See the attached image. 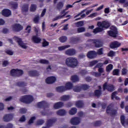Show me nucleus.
Masks as SVG:
<instances>
[{
	"label": "nucleus",
	"instance_id": "obj_23",
	"mask_svg": "<svg viewBox=\"0 0 128 128\" xmlns=\"http://www.w3.org/2000/svg\"><path fill=\"white\" fill-rule=\"evenodd\" d=\"M32 40L36 44H38L39 42H40V40H42L40 38L36 37V36H33L32 38Z\"/></svg>",
	"mask_w": 128,
	"mask_h": 128
},
{
	"label": "nucleus",
	"instance_id": "obj_26",
	"mask_svg": "<svg viewBox=\"0 0 128 128\" xmlns=\"http://www.w3.org/2000/svg\"><path fill=\"white\" fill-rule=\"evenodd\" d=\"M70 45H66L64 46H59L58 48V50L62 51V50H66V48H70Z\"/></svg>",
	"mask_w": 128,
	"mask_h": 128
},
{
	"label": "nucleus",
	"instance_id": "obj_62",
	"mask_svg": "<svg viewBox=\"0 0 128 128\" xmlns=\"http://www.w3.org/2000/svg\"><path fill=\"white\" fill-rule=\"evenodd\" d=\"M48 46V42L46 40H44L42 42V46Z\"/></svg>",
	"mask_w": 128,
	"mask_h": 128
},
{
	"label": "nucleus",
	"instance_id": "obj_39",
	"mask_svg": "<svg viewBox=\"0 0 128 128\" xmlns=\"http://www.w3.org/2000/svg\"><path fill=\"white\" fill-rule=\"evenodd\" d=\"M124 120H126V117L124 116H120V120L122 126H124V122H126Z\"/></svg>",
	"mask_w": 128,
	"mask_h": 128
},
{
	"label": "nucleus",
	"instance_id": "obj_22",
	"mask_svg": "<svg viewBox=\"0 0 128 128\" xmlns=\"http://www.w3.org/2000/svg\"><path fill=\"white\" fill-rule=\"evenodd\" d=\"M70 80L72 82H78V80H80L78 76L76 75L72 76Z\"/></svg>",
	"mask_w": 128,
	"mask_h": 128
},
{
	"label": "nucleus",
	"instance_id": "obj_34",
	"mask_svg": "<svg viewBox=\"0 0 128 128\" xmlns=\"http://www.w3.org/2000/svg\"><path fill=\"white\" fill-rule=\"evenodd\" d=\"M113 76H119L120 74V70L115 69L112 71Z\"/></svg>",
	"mask_w": 128,
	"mask_h": 128
},
{
	"label": "nucleus",
	"instance_id": "obj_29",
	"mask_svg": "<svg viewBox=\"0 0 128 128\" xmlns=\"http://www.w3.org/2000/svg\"><path fill=\"white\" fill-rule=\"evenodd\" d=\"M77 108H82L84 106V102L82 101H78L76 104Z\"/></svg>",
	"mask_w": 128,
	"mask_h": 128
},
{
	"label": "nucleus",
	"instance_id": "obj_52",
	"mask_svg": "<svg viewBox=\"0 0 128 128\" xmlns=\"http://www.w3.org/2000/svg\"><path fill=\"white\" fill-rule=\"evenodd\" d=\"M98 72L100 74L102 75V74L104 73V68H99L98 69Z\"/></svg>",
	"mask_w": 128,
	"mask_h": 128
},
{
	"label": "nucleus",
	"instance_id": "obj_4",
	"mask_svg": "<svg viewBox=\"0 0 128 128\" xmlns=\"http://www.w3.org/2000/svg\"><path fill=\"white\" fill-rule=\"evenodd\" d=\"M14 40L16 42H18V46H20L21 48H24V50H26L28 48V46H26V44L24 43V42H22L20 38L17 36H14Z\"/></svg>",
	"mask_w": 128,
	"mask_h": 128
},
{
	"label": "nucleus",
	"instance_id": "obj_20",
	"mask_svg": "<svg viewBox=\"0 0 128 128\" xmlns=\"http://www.w3.org/2000/svg\"><path fill=\"white\" fill-rule=\"evenodd\" d=\"M70 98H71V97L70 95H64L60 97V100L62 102H66Z\"/></svg>",
	"mask_w": 128,
	"mask_h": 128
},
{
	"label": "nucleus",
	"instance_id": "obj_19",
	"mask_svg": "<svg viewBox=\"0 0 128 128\" xmlns=\"http://www.w3.org/2000/svg\"><path fill=\"white\" fill-rule=\"evenodd\" d=\"M2 14L4 16H10L12 14V12H10V10L8 9H6L2 11Z\"/></svg>",
	"mask_w": 128,
	"mask_h": 128
},
{
	"label": "nucleus",
	"instance_id": "obj_6",
	"mask_svg": "<svg viewBox=\"0 0 128 128\" xmlns=\"http://www.w3.org/2000/svg\"><path fill=\"white\" fill-rule=\"evenodd\" d=\"M82 88V90H88V88H90V86H88L86 84L82 85L81 86H76L74 88V92H80Z\"/></svg>",
	"mask_w": 128,
	"mask_h": 128
},
{
	"label": "nucleus",
	"instance_id": "obj_30",
	"mask_svg": "<svg viewBox=\"0 0 128 128\" xmlns=\"http://www.w3.org/2000/svg\"><path fill=\"white\" fill-rule=\"evenodd\" d=\"M68 40L66 36H62L59 38V40L60 42H66V41Z\"/></svg>",
	"mask_w": 128,
	"mask_h": 128
},
{
	"label": "nucleus",
	"instance_id": "obj_37",
	"mask_svg": "<svg viewBox=\"0 0 128 128\" xmlns=\"http://www.w3.org/2000/svg\"><path fill=\"white\" fill-rule=\"evenodd\" d=\"M98 60H94L92 62H90V66H94V64H98Z\"/></svg>",
	"mask_w": 128,
	"mask_h": 128
},
{
	"label": "nucleus",
	"instance_id": "obj_63",
	"mask_svg": "<svg viewBox=\"0 0 128 128\" xmlns=\"http://www.w3.org/2000/svg\"><path fill=\"white\" fill-rule=\"evenodd\" d=\"M2 64L4 66H6L8 64V60H5L3 62Z\"/></svg>",
	"mask_w": 128,
	"mask_h": 128
},
{
	"label": "nucleus",
	"instance_id": "obj_60",
	"mask_svg": "<svg viewBox=\"0 0 128 128\" xmlns=\"http://www.w3.org/2000/svg\"><path fill=\"white\" fill-rule=\"evenodd\" d=\"M6 52L8 54H9V56H12V54H14V52L10 50H7Z\"/></svg>",
	"mask_w": 128,
	"mask_h": 128
},
{
	"label": "nucleus",
	"instance_id": "obj_15",
	"mask_svg": "<svg viewBox=\"0 0 128 128\" xmlns=\"http://www.w3.org/2000/svg\"><path fill=\"white\" fill-rule=\"evenodd\" d=\"M12 118H14V114H8L4 116V122H10L12 120Z\"/></svg>",
	"mask_w": 128,
	"mask_h": 128
},
{
	"label": "nucleus",
	"instance_id": "obj_17",
	"mask_svg": "<svg viewBox=\"0 0 128 128\" xmlns=\"http://www.w3.org/2000/svg\"><path fill=\"white\" fill-rule=\"evenodd\" d=\"M64 106V102H60L55 103L54 105V108L58 110V108H62Z\"/></svg>",
	"mask_w": 128,
	"mask_h": 128
},
{
	"label": "nucleus",
	"instance_id": "obj_54",
	"mask_svg": "<svg viewBox=\"0 0 128 128\" xmlns=\"http://www.w3.org/2000/svg\"><path fill=\"white\" fill-rule=\"evenodd\" d=\"M116 94H118L117 92H112V99L114 100V98H116Z\"/></svg>",
	"mask_w": 128,
	"mask_h": 128
},
{
	"label": "nucleus",
	"instance_id": "obj_56",
	"mask_svg": "<svg viewBox=\"0 0 128 128\" xmlns=\"http://www.w3.org/2000/svg\"><path fill=\"white\" fill-rule=\"evenodd\" d=\"M38 20H40V16H36L34 18V22L36 24L38 22Z\"/></svg>",
	"mask_w": 128,
	"mask_h": 128
},
{
	"label": "nucleus",
	"instance_id": "obj_55",
	"mask_svg": "<svg viewBox=\"0 0 128 128\" xmlns=\"http://www.w3.org/2000/svg\"><path fill=\"white\" fill-rule=\"evenodd\" d=\"M126 72H128V70L126 68H123L122 70V74L123 76H125V74H126Z\"/></svg>",
	"mask_w": 128,
	"mask_h": 128
},
{
	"label": "nucleus",
	"instance_id": "obj_47",
	"mask_svg": "<svg viewBox=\"0 0 128 128\" xmlns=\"http://www.w3.org/2000/svg\"><path fill=\"white\" fill-rule=\"evenodd\" d=\"M92 76H96V78H98V76H100L101 74L98 72H93L92 73Z\"/></svg>",
	"mask_w": 128,
	"mask_h": 128
},
{
	"label": "nucleus",
	"instance_id": "obj_50",
	"mask_svg": "<svg viewBox=\"0 0 128 128\" xmlns=\"http://www.w3.org/2000/svg\"><path fill=\"white\" fill-rule=\"evenodd\" d=\"M24 74V72L22 70H18L17 69V76H22Z\"/></svg>",
	"mask_w": 128,
	"mask_h": 128
},
{
	"label": "nucleus",
	"instance_id": "obj_38",
	"mask_svg": "<svg viewBox=\"0 0 128 128\" xmlns=\"http://www.w3.org/2000/svg\"><path fill=\"white\" fill-rule=\"evenodd\" d=\"M104 49L102 48H101L100 49H98V52H96V55L99 54V55H102L104 54Z\"/></svg>",
	"mask_w": 128,
	"mask_h": 128
},
{
	"label": "nucleus",
	"instance_id": "obj_14",
	"mask_svg": "<svg viewBox=\"0 0 128 128\" xmlns=\"http://www.w3.org/2000/svg\"><path fill=\"white\" fill-rule=\"evenodd\" d=\"M56 80V78L55 76H50L46 80V82L48 84H54Z\"/></svg>",
	"mask_w": 128,
	"mask_h": 128
},
{
	"label": "nucleus",
	"instance_id": "obj_28",
	"mask_svg": "<svg viewBox=\"0 0 128 128\" xmlns=\"http://www.w3.org/2000/svg\"><path fill=\"white\" fill-rule=\"evenodd\" d=\"M22 12H26L28 10V5H24L22 7Z\"/></svg>",
	"mask_w": 128,
	"mask_h": 128
},
{
	"label": "nucleus",
	"instance_id": "obj_11",
	"mask_svg": "<svg viewBox=\"0 0 128 128\" xmlns=\"http://www.w3.org/2000/svg\"><path fill=\"white\" fill-rule=\"evenodd\" d=\"M56 122V118H52L48 120L47 121L46 124V126L42 127V128H49L54 124Z\"/></svg>",
	"mask_w": 128,
	"mask_h": 128
},
{
	"label": "nucleus",
	"instance_id": "obj_46",
	"mask_svg": "<svg viewBox=\"0 0 128 128\" xmlns=\"http://www.w3.org/2000/svg\"><path fill=\"white\" fill-rule=\"evenodd\" d=\"M76 26H78V28L80 26H84V22L80 21V22H77L76 24Z\"/></svg>",
	"mask_w": 128,
	"mask_h": 128
},
{
	"label": "nucleus",
	"instance_id": "obj_48",
	"mask_svg": "<svg viewBox=\"0 0 128 128\" xmlns=\"http://www.w3.org/2000/svg\"><path fill=\"white\" fill-rule=\"evenodd\" d=\"M116 56V52L114 51H110L108 54V56Z\"/></svg>",
	"mask_w": 128,
	"mask_h": 128
},
{
	"label": "nucleus",
	"instance_id": "obj_24",
	"mask_svg": "<svg viewBox=\"0 0 128 128\" xmlns=\"http://www.w3.org/2000/svg\"><path fill=\"white\" fill-rule=\"evenodd\" d=\"M56 92H64L66 90V88L64 86H59L56 88Z\"/></svg>",
	"mask_w": 128,
	"mask_h": 128
},
{
	"label": "nucleus",
	"instance_id": "obj_41",
	"mask_svg": "<svg viewBox=\"0 0 128 128\" xmlns=\"http://www.w3.org/2000/svg\"><path fill=\"white\" fill-rule=\"evenodd\" d=\"M63 6H64V4L62 2H60L57 6V8L58 10H61V8H62Z\"/></svg>",
	"mask_w": 128,
	"mask_h": 128
},
{
	"label": "nucleus",
	"instance_id": "obj_5",
	"mask_svg": "<svg viewBox=\"0 0 128 128\" xmlns=\"http://www.w3.org/2000/svg\"><path fill=\"white\" fill-rule=\"evenodd\" d=\"M110 30L108 32V34L110 36H112L113 38H116V34H118V29L114 26H112L110 28Z\"/></svg>",
	"mask_w": 128,
	"mask_h": 128
},
{
	"label": "nucleus",
	"instance_id": "obj_53",
	"mask_svg": "<svg viewBox=\"0 0 128 128\" xmlns=\"http://www.w3.org/2000/svg\"><path fill=\"white\" fill-rule=\"evenodd\" d=\"M31 30H32V28L30 26H27L26 28V32H28V34H30V32Z\"/></svg>",
	"mask_w": 128,
	"mask_h": 128
},
{
	"label": "nucleus",
	"instance_id": "obj_59",
	"mask_svg": "<svg viewBox=\"0 0 128 128\" xmlns=\"http://www.w3.org/2000/svg\"><path fill=\"white\" fill-rule=\"evenodd\" d=\"M20 114H26V110L24 108H22L20 110Z\"/></svg>",
	"mask_w": 128,
	"mask_h": 128
},
{
	"label": "nucleus",
	"instance_id": "obj_64",
	"mask_svg": "<svg viewBox=\"0 0 128 128\" xmlns=\"http://www.w3.org/2000/svg\"><path fill=\"white\" fill-rule=\"evenodd\" d=\"M26 120V117L24 116H22V117L20 118V122H24Z\"/></svg>",
	"mask_w": 128,
	"mask_h": 128
},
{
	"label": "nucleus",
	"instance_id": "obj_25",
	"mask_svg": "<svg viewBox=\"0 0 128 128\" xmlns=\"http://www.w3.org/2000/svg\"><path fill=\"white\" fill-rule=\"evenodd\" d=\"M72 88V84L70 82H68L66 84L65 89L66 90H71Z\"/></svg>",
	"mask_w": 128,
	"mask_h": 128
},
{
	"label": "nucleus",
	"instance_id": "obj_51",
	"mask_svg": "<svg viewBox=\"0 0 128 128\" xmlns=\"http://www.w3.org/2000/svg\"><path fill=\"white\" fill-rule=\"evenodd\" d=\"M40 64H48V61L46 60H41L40 61Z\"/></svg>",
	"mask_w": 128,
	"mask_h": 128
},
{
	"label": "nucleus",
	"instance_id": "obj_32",
	"mask_svg": "<svg viewBox=\"0 0 128 128\" xmlns=\"http://www.w3.org/2000/svg\"><path fill=\"white\" fill-rule=\"evenodd\" d=\"M46 105V102L44 101L40 102L38 104V108H42V106H44Z\"/></svg>",
	"mask_w": 128,
	"mask_h": 128
},
{
	"label": "nucleus",
	"instance_id": "obj_43",
	"mask_svg": "<svg viewBox=\"0 0 128 128\" xmlns=\"http://www.w3.org/2000/svg\"><path fill=\"white\" fill-rule=\"evenodd\" d=\"M104 66V64L102 62H100L94 68H100Z\"/></svg>",
	"mask_w": 128,
	"mask_h": 128
},
{
	"label": "nucleus",
	"instance_id": "obj_31",
	"mask_svg": "<svg viewBox=\"0 0 128 128\" xmlns=\"http://www.w3.org/2000/svg\"><path fill=\"white\" fill-rule=\"evenodd\" d=\"M10 74L13 76H17V69H13L10 71Z\"/></svg>",
	"mask_w": 128,
	"mask_h": 128
},
{
	"label": "nucleus",
	"instance_id": "obj_18",
	"mask_svg": "<svg viewBox=\"0 0 128 128\" xmlns=\"http://www.w3.org/2000/svg\"><path fill=\"white\" fill-rule=\"evenodd\" d=\"M93 42L95 44L96 48H100L102 46V42L100 40H94Z\"/></svg>",
	"mask_w": 128,
	"mask_h": 128
},
{
	"label": "nucleus",
	"instance_id": "obj_40",
	"mask_svg": "<svg viewBox=\"0 0 128 128\" xmlns=\"http://www.w3.org/2000/svg\"><path fill=\"white\" fill-rule=\"evenodd\" d=\"M78 32H86V28L84 27L79 28H78Z\"/></svg>",
	"mask_w": 128,
	"mask_h": 128
},
{
	"label": "nucleus",
	"instance_id": "obj_36",
	"mask_svg": "<svg viewBox=\"0 0 128 128\" xmlns=\"http://www.w3.org/2000/svg\"><path fill=\"white\" fill-rule=\"evenodd\" d=\"M114 66H112V64H110L108 65L106 68V72H110L112 70Z\"/></svg>",
	"mask_w": 128,
	"mask_h": 128
},
{
	"label": "nucleus",
	"instance_id": "obj_3",
	"mask_svg": "<svg viewBox=\"0 0 128 128\" xmlns=\"http://www.w3.org/2000/svg\"><path fill=\"white\" fill-rule=\"evenodd\" d=\"M20 102H26V104H30V102H32V100H34V98H32V96H30V95H26L25 96H22L20 98Z\"/></svg>",
	"mask_w": 128,
	"mask_h": 128
},
{
	"label": "nucleus",
	"instance_id": "obj_2",
	"mask_svg": "<svg viewBox=\"0 0 128 128\" xmlns=\"http://www.w3.org/2000/svg\"><path fill=\"white\" fill-rule=\"evenodd\" d=\"M65 64L69 68H74L78 66V59L74 57H68L66 60Z\"/></svg>",
	"mask_w": 128,
	"mask_h": 128
},
{
	"label": "nucleus",
	"instance_id": "obj_45",
	"mask_svg": "<svg viewBox=\"0 0 128 128\" xmlns=\"http://www.w3.org/2000/svg\"><path fill=\"white\" fill-rule=\"evenodd\" d=\"M94 92L96 96H100L102 94V92L100 90H96Z\"/></svg>",
	"mask_w": 128,
	"mask_h": 128
},
{
	"label": "nucleus",
	"instance_id": "obj_61",
	"mask_svg": "<svg viewBox=\"0 0 128 128\" xmlns=\"http://www.w3.org/2000/svg\"><path fill=\"white\" fill-rule=\"evenodd\" d=\"M68 30V24L64 25L62 28L63 30Z\"/></svg>",
	"mask_w": 128,
	"mask_h": 128
},
{
	"label": "nucleus",
	"instance_id": "obj_27",
	"mask_svg": "<svg viewBox=\"0 0 128 128\" xmlns=\"http://www.w3.org/2000/svg\"><path fill=\"white\" fill-rule=\"evenodd\" d=\"M76 108H73L69 111V114L71 116H74V114H76Z\"/></svg>",
	"mask_w": 128,
	"mask_h": 128
},
{
	"label": "nucleus",
	"instance_id": "obj_16",
	"mask_svg": "<svg viewBox=\"0 0 128 128\" xmlns=\"http://www.w3.org/2000/svg\"><path fill=\"white\" fill-rule=\"evenodd\" d=\"M88 58H94L96 56V52L94 51H90L87 54Z\"/></svg>",
	"mask_w": 128,
	"mask_h": 128
},
{
	"label": "nucleus",
	"instance_id": "obj_13",
	"mask_svg": "<svg viewBox=\"0 0 128 128\" xmlns=\"http://www.w3.org/2000/svg\"><path fill=\"white\" fill-rule=\"evenodd\" d=\"M120 43L118 41H114L112 42L110 44V48H117L120 46Z\"/></svg>",
	"mask_w": 128,
	"mask_h": 128
},
{
	"label": "nucleus",
	"instance_id": "obj_9",
	"mask_svg": "<svg viewBox=\"0 0 128 128\" xmlns=\"http://www.w3.org/2000/svg\"><path fill=\"white\" fill-rule=\"evenodd\" d=\"M104 90H107L108 92H114V86L112 84H108L106 83L104 84L103 86Z\"/></svg>",
	"mask_w": 128,
	"mask_h": 128
},
{
	"label": "nucleus",
	"instance_id": "obj_57",
	"mask_svg": "<svg viewBox=\"0 0 128 128\" xmlns=\"http://www.w3.org/2000/svg\"><path fill=\"white\" fill-rule=\"evenodd\" d=\"M14 125L10 123H9L7 124L6 128H14Z\"/></svg>",
	"mask_w": 128,
	"mask_h": 128
},
{
	"label": "nucleus",
	"instance_id": "obj_1",
	"mask_svg": "<svg viewBox=\"0 0 128 128\" xmlns=\"http://www.w3.org/2000/svg\"><path fill=\"white\" fill-rule=\"evenodd\" d=\"M97 25L98 27L94 30V34H96L98 32H100L104 30V28H108L110 26V23L108 22L104 21L102 22H98Z\"/></svg>",
	"mask_w": 128,
	"mask_h": 128
},
{
	"label": "nucleus",
	"instance_id": "obj_33",
	"mask_svg": "<svg viewBox=\"0 0 128 128\" xmlns=\"http://www.w3.org/2000/svg\"><path fill=\"white\" fill-rule=\"evenodd\" d=\"M28 74L30 76H38L36 71H30L28 72Z\"/></svg>",
	"mask_w": 128,
	"mask_h": 128
},
{
	"label": "nucleus",
	"instance_id": "obj_49",
	"mask_svg": "<svg viewBox=\"0 0 128 128\" xmlns=\"http://www.w3.org/2000/svg\"><path fill=\"white\" fill-rule=\"evenodd\" d=\"M44 123V120H40L37 122V126H42V124Z\"/></svg>",
	"mask_w": 128,
	"mask_h": 128
},
{
	"label": "nucleus",
	"instance_id": "obj_21",
	"mask_svg": "<svg viewBox=\"0 0 128 128\" xmlns=\"http://www.w3.org/2000/svg\"><path fill=\"white\" fill-rule=\"evenodd\" d=\"M56 114H58V116H64V114H66V110L62 109L59 110L58 111H57L56 112Z\"/></svg>",
	"mask_w": 128,
	"mask_h": 128
},
{
	"label": "nucleus",
	"instance_id": "obj_7",
	"mask_svg": "<svg viewBox=\"0 0 128 128\" xmlns=\"http://www.w3.org/2000/svg\"><path fill=\"white\" fill-rule=\"evenodd\" d=\"M64 54L68 56H72L76 54V50L74 48H69L65 51Z\"/></svg>",
	"mask_w": 128,
	"mask_h": 128
},
{
	"label": "nucleus",
	"instance_id": "obj_58",
	"mask_svg": "<svg viewBox=\"0 0 128 128\" xmlns=\"http://www.w3.org/2000/svg\"><path fill=\"white\" fill-rule=\"evenodd\" d=\"M34 120H36V117L35 116H33L32 117L30 120H29V124H32V122H34Z\"/></svg>",
	"mask_w": 128,
	"mask_h": 128
},
{
	"label": "nucleus",
	"instance_id": "obj_42",
	"mask_svg": "<svg viewBox=\"0 0 128 128\" xmlns=\"http://www.w3.org/2000/svg\"><path fill=\"white\" fill-rule=\"evenodd\" d=\"M36 10V6L35 4H32L30 8V10L31 12H34Z\"/></svg>",
	"mask_w": 128,
	"mask_h": 128
},
{
	"label": "nucleus",
	"instance_id": "obj_44",
	"mask_svg": "<svg viewBox=\"0 0 128 128\" xmlns=\"http://www.w3.org/2000/svg\"><path fill=\"white\" fill-rule=\"evenodd\" d=\"M34 30L36 32V36H40V30L38 28H35Z\"/></svg>",
	"mask_w": 128,
	"mask_h": 128
},
{
	"label": "nucleus",
	"instance_id": "obj_8",
	"mask_svg": "<svg viewBox=\"0 0 128 128\" xmlns=\"http://www.w3.org/2000/svg\"><path fill=\"white\" fill-rule=\"evenodd\" d=\"M12 28L14 32H20V30H22V28H24V27H22V25L20 24H16L12 26Z\"/></svg>",
	"mask_w": 128,
	"mask_h": 128
},
{
	"label": "nucleus",
	"instance_id": "obj_12",
	"mask_svg": "<svg viewBox=\"0 0 128 128\" xmlns=\"http://www.w3.org/2000/svg\"><path fill=\"white\" fill-rule=\"evenodd\" d=\"M70 122L72 124L76 126L80 123V119L78 117H74L70 120Z\"/></svg>",
	"mask_w": 128,
	"mask_h": 128
},
{
	"label": "nucleus",
	"instance_id": "obj_10",
	"mask_svg": "<svg viewBox=\"0 0 128 128\" xmlns=\"http://www.w3.org/2000/svg\"><path fill=\"white\" fill-rule=\"evenodd\" d=\"M106 112L110 116H114L116 114V110L112 108V106L110 105L107 108Z\"/></svg>",
	"mask_w": 128,
	"mask_h": 128
},
{
	"label": "nucleus",
	"instance_id": "obj_35",
	"mask_svg": "<svg viewBox=\"0 0 128 128\" xmlns=\"http://www.w3.org/2000/svg\"><path fill=\"white\" fill-rule=\"evenodd\" d=\"M62 18H64V16L62 15L58 16L52 19V22H56V20H60Z\"/></svg>",
	"mask_w": 128,
	"mask_h": 128
}]
</instances>
